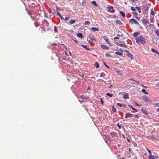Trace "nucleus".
Masks as SVG:
<instances>
[{
  "instance_id": "obj_34",
  "label": "nucleus",
  "mask_w": 159,
  "mask_h": 159,
  "mask_svg": "<svg viewBox=\"0 0 159 159\" xmlns=\"http://www.w3.org/2000/svg\"><path fill=\"white\" fill-rule=\"evenodd\" d=\"M90 22L89 21H86L84 23L85 25H89L90 24Z\"/></svg>"
},
{
  "instance_id": "obj_17",
  "label": "nucleus",
  "mask_w": 159,
  "mask_h": 159,
  "mask_svg": "<svg viewBox=\"0 0 159 159\" xmlns=\"http://www.w3.org/2000/svg\"><path fill=\"white\" fill-rule=\"evenodd\" d=\"M115 53L116 54H117L120 56H122L123 55V54L122 53L119 52H115Z\"/></svg>"
},
{
  "instance_id": "obj_19",
  "label": "nucleus",
  "mask_w": 159,
  "mask_h": 159,
  "mask_svg": "<svg viewBox=\"0 0 159 159\" xmlns=\"http://www.w3.org/2000/svg\"><path fill=\"white\" fill-rule=\"evenodd\" d=\"M128 106L129 107H131L132 110H134V112H137L138 111V110L136 109L135 108H134L131 106H130V105H128Z\"/></svg>"
},
{
  "instance_id": "obj_42",
  "label": "nucleus",
  "mask_w": 159,
  "mask_h": 159,
  "mask_svg": "<svg viewBox=\"0 0 159 159\" xmlns=\"http://www.w3.org/2000/svg\"><path fill=\"white\" fill-rule=\"evenodd\" d=\"M89 38L90 39H93V36L92 35H90L89 36Z\"/></svg>"
},
{
  "instance_id": "obj_31",
  "label": "nucleus",
  "mask_w": 159,
  "mask_h": 159,
  "mask_svg": "<svg viewBox=\"0 0 159 159\" xmlns=\"http://www.w3.org/2000/svg\"><path fill=\"white\" fill-rule=\"evenodd\" d=\"M92 3L95 6H98L96 2L95 1H93L92 2Z\"/></svg>"
},
{
  "instance_id": "obj_39",
  "label": "nucleus",
  "mask_w": 159,
  "mask_h": 159,
  "mask_svg": "<svg viewBox=\"0 0 159 159\" xmlns=\"http://www.w3.org/2000/svg\"><path fill=\"white\" fill-rule=\"evenodd\" d=\"M54 31L55 33H57L58 32L57 29L56 28V26H55L54 27Z\"/></svg>"
},
{
  "instance_id": "obj_37",
  "label": "nucleus",
  "mask_w": 159,
  "mask_h": 159,
  "mask_svg": "<svg viewBox=\"0 0 159 159\" xmlns=\"http://www.w3.org/2000/svg\"><path fill=\"white\" fill-rule=\"evenodd\" d=\"M107 95L110 97H111L113 96V94H111V93H107Z\"/></svg>"
},
{
  "instance_id": "obj_24",
  "label": "nucleus",
  "mask_w": 159,
  "mask_h": 159,
  "mask_svg": "<svg viewBox=\"0 0 159 159\" xmlns=\"http://www.w3.org/2000/svg\"><path fill=\"white\" fill-rule=\"evenodd\" d=\"M139 33H138V32H135L134 33V34H133V36L134 37H137L139 34Z\"/></svg>"
},
{
  "instance_id": "obj_64",
  "label": "nucleus",
  "mask_w": 159,
  "mask_h": 159,
  "mask_svg": "<svg viewBox=\"0 0 159 159\" xmlns=\"http://www.w3.org/2000/svg\"><path fill=\"white\" fill-rule=\"evenodd\" d=\"M127 141H128V142H130V141L129 140V139H127Z\"/></svg>"
},
{
  "instance_id": "obj_32",
  "label": "nucleus",
  "mask_w": 159,
  "mask_h": 159,
  "mask_svg": "<svg viewBox=\"0 0 159 159\" xmlns=\"http://www.w3.org/2000/svg\"><path fill=\"white\" fill-rule=\"evenodd\" d=\"M146 149L148 150V152L149 153V156H150L151 155H152L151 151L149 150V149H148L147 148H146Z\"/></svg>"
},
{
  "instance_id": "obj_15",
  "label": "nucleus",
  "mask_w": 159,
  "mask_h": 159,
  "mask_svg": "<svg viewBox=\"0 0 159 159\" xmlns=\"http://www.w3.org/2000/svg\"><path fill=\"white\" fill-rule=\"evenodd\" d=\"M154 32L159 37V30L158 29H156L154 30Z\"/></svg>"
},
{
  "instance_id": "obj_44",
  "label": "nucleus",
  "mask_w": 159,
  "mask_h": 159,
  "mask_svg": "<svg viewBox=\"0 0 159 159\" xmlns=\"http://www.w3.org/2000/svg\"><path fill=\"white\" fill-rule=\"evenodd\" d=\"M138 0H132V1L133 3H136L138 2Z\"/></svg>"
},
{
  "instance_id": "obj_4",
  "label": "nucleus",
  "mask_w": 159,
  "mask_h": 159,
  "mask_svg": "<svg viewBox=\"0 0 159 159\" xmlns=\"http://www.w3.org/2000/svg\"><path fill=\"white\" fill-rule=\"evenodd\" d=\"M80 98L81 99V100H79L80 101L84 102L88 98L84 96H80Z\"/></svg>"
},
{
  "instance_id": "obj_18",
  "label": "nucleus",
  "mask_w": 159,
  "mask_h": 159,
  "mask_svg": "<svg viewBox=\"0 0 159 159\" xmlns=\"http://www.w3.org/2000/svg\"><path fill=\"white\" fill-rule=\"evenodd\" d=\"M143 22L146 25H148L149 24V21L148 20L146 19H144L143 20Z\"/></svg>"
},
{
  "instance_id": "obj_27",
  "label": "nucleus",
  "mask_w": 159,
  "mask_h": 159,
  "mask_svg": "<svg viewBox=\"0 0 159 159\" xmlns=\"http://www.w3.org/2000/svg\"><path fill=\"white\" fill-rule=\"evenodd\" d=\"M120 13L121 14V15L124 17H125V14L124 12H123L122 11H120Z\"/></svg>"
},
{
  "instance_id": "obj_59",
  "label": "nucleus",
  "mask_w": 159,
  "mask_h": 159,
  "mask_svg": "<svg viewBox=\"0 0 159 159\" xmlns=\"http://www.w3.org/2000/svg\"><path fill=\"white\" fill-rule=\"evenodd\" d=\"M135 104L137 105V106H140V105L139 104H138V103H136Z\"/></svg>"
},
{
  "instance_id": "obj_38",
  "label": "nucleus",
  "mask_w": 159,
  "mask_h": 159,
  "mask_svg": "<svg viewBox=\"0 0 159 159\" xmlns=\"http://www.w3.org/2000/svg\"><path fill=\"white\" fill-rule=\"evenodd\" d=\"M28 14L30 15V16H31L32 15V12L30 10H28V12H27Z\"/></svg>"
},
{
  "instance_id": "obj_14",
  "label": "nucleus",
  "mask_w": 159,
  "mask_h": 159,
  "mask_svg": "<svg viewBox=\"0 0 159 159\" xmlns=\"http://www.w3.org/2000/svg\"><path fill=\"white\" fill-rule=\"evenodd\" d=\"M91 30L93 31H98L99 29L96 27H92L91 28Z\"/></svg>"
},
{
  "instance_id": "obj_22",
  "label": "nucleus",
  "mask_w": 159,
  "mask_h": 159,
  "mask_svg": "<svg viewBox=\"0 0 159 159\" xmlns=\"http://www.w3.org/2000/svg\"><path fill=\"white\" fill-rule=\"evenodd\" d=\"M141 91L142 92L146 94H148V93L146 92V90L144 89H142Z\"/></svg>"
},
{
  "instance_id": "obj_58",
  "label": "nucleus",
  "mask_w": 159,
  "mask_h": 159,
  "mask_svg": "<svg viewBox=\"0 0 159 159\" xmlns=\"http://www.w3.org/2000/svg\"><path fill=\"white\" fill-rule=\"evenodd\" d=\"M156 111H157L159 112V108L157 109H156Z\"/></svg>"
},
{
  "instance_id": "obj_11",
  "label": "nucleus",
  "mask_w": 159,
  "mask_h": 159,
  "mask_svg": "<svg viewBox=\"0 0 159 159\" xmlns=\"http://www.w3.org/2000/svg\"><path fill=\"white\" fill-rule=\"evenodd\" d=\"M101 47L103 49H106V50H108L109 48V47H108L106 45H101Z\"/></svg>"
},
{
  "instance_id": "obj_12",
  "label": "nucleus",
  "mask_w": 159,
  "mask_h": 159,
  "mask_svg": "<svg viewBox=\"0 0 159 159\" xmlns=\"http://www.w3.org/2000/svg\"><path fill=\"white\" fill-rule=\"evenodd\" d=\"M135 8L138 10V12L140 13L141 12V8L140 7H136Z\"/></svg>"
},
{
  "instance_id": "obj_54",
  "label": "nucleus",
  "mask_w": 159,
  "mask_h": 159,
  "mask_svg": "<svg viewBox=\"0 0 159 159\" xmlns=\"http://www.w3.org/2000/svg\"><path fill=\"white\" fill-rule=\"evenodd\" d=\"M133 14H134L135 15H136V16H137L138 15V14L136 12H134L133 13Z\"/></svg>"
},
{
  "instance_id": "obj_16",
  "label": "nucleus",
  "mask_w": 159,
  "mask_h": 159,
  "mask_svg": "<svg viewBox=\"0 0 159 159\" xmlns=\"http://www.w3.org/2000/svg\"><path fill=\"white\" fill-rule=\"evenodd\" d=\"M151 51L153 52L156 53L157 54L159 55V52L156 51L154 48H152L151 49Z\"/></svg>"
},
{
  "instance_id": "obj_29",
  "label": "nucleus",
  "mask_w": 159,
  "mask_h": 159,
  "mask_svg": "<svg viewBox=\"0 0 159 159\" xmlns=\"http://www.w3.org/2000/svg\"><path fill=\"white\" fill-rule=\"evenodd\" d=\"M105 76V73L104 72H102L101 73L100 76L101 77H104Z\"/></svg>"
},
{
  "instance_id": "obj_57",
  "label": "nucleus",
  "mask_w": 159,
  "mask_h": 159,
  "mask_svg": "<svg viewBox=\"0 0 159 159\" xmlns=\"http://www.w3.org/2000/svg\"><path fill=\"white\" fill-rule=\"evenodd\" d=\"M60 16V18L61 20H62V19H64V18L61 16Z\"/></svg>"
},
{
  "instance_id": "obj_40",
  "label": "nucleus",
  "mask_w": 159,
  "mask_h": 159,
  "mask_svg": "<svg viewBox=\"0 0 159 159\" xmlns=\"http://www.w3.org/2000/svg\"><path fill=\"white\" fill-rule=\"evenodd\" d=\"M122 104H121V103H118L117 104V105H118V106H119L120 107H122Z\"/></svg>"
},
{
  "instance_id": "obj_43",
  "label": "nucleus",
  "mask_w": 159,
  "mask_h": 159,
  "mask_svg": "<svg viewBox=\"0 0 159 159\" xmlns=\"http://www.w3.org/2000/svg\"><path fill=\"white\" fill-rule=\"evenodd\" d=\"M104 65L106 66L107 67V68H109V67L107 65L106 63V62H104Z\"/></svg>"
},
{
  "instance_id": "obj_2",
  "label": "nucleus",
  "mask_w": 159,
  "mask_h": 159,
  "mask_svg": "<svg viewBox=\"0 0 159 159\" xmlns=\"http://www.w3.org/2000/svg\"><path fill=\"white\" fill-rule=\"evenodd\" d=\"M129 22L131 25H138L139 24L138 22L134 19H130L129 20Z\"/></svg>"
},
{
  "instance_id": "obj_49",
  "label": "nucleus",
  "mask_w": 159,
  "mask_h": 159,
  "mask_svg": "<svg viewBox=\"0 0 159 159\" xmlns=\"http://www.w3.org/2000/svg\"><path fill=\"white\" fill-rule=\"evenodd\" d=\"M155 86L156 87H159V83H157V84H155Z\"/></svg>"
},
{
  "instance_id": "obj_46",
  "label": "nucleus",
  "mask_w": 159,
  "mask_h": 159,
  "mask_svg": "<svg viewBox=\"0 0 159 159\" xmlns=\"http://www.w3.org/2000/svg\"><path fill=\"white\" fill-rule=\"evenodd\" d=\"M70 19L69 17H66L65 18V20L66 21Z\"/></svg>"
},
{
  "instance_id": "obj_35",
  "label": "nucleus",
  "mask_w": 159,
  "mask_h": 159,
  "mask_svg": "<svg viewBox=\"0 0 159 159\" xmlns=\"http://www.w3.org/2000/svg\"><path fill=\"white\" fill-rule=\"evenodd\" d=\"M121 21L120 20H117L116 21V23L119 24H121Z\"/></svg>"
},
{
  "instance_id": "obj_26",
  "label": "nucleus",
  "mask_w": 159,
  "mask_h": 159,
  "mask_svg": "<svg viewBox=\"0 0 159 159\" xmlns=\"http://www.w3.org/2000/svg\"><path fill=\"white\" fill-rule=\"evenodd\" d=\"M112 110L113 113L116 112V108L115 107H114V106H112Z\"/></svg>"
},
{
  "instance_id": "obj_3",
  "label": "nucleus",
  "mask_w": 159,
  "mask_h": 159,
  "mask_svg": "<svg viewBox=\"0 0 159 159\" xmlns=\"http://www.w3.org/2000/svg\"><path fill=\"white\" fill-rule=\"evenodd\" d=\"M128 80L131 81H129V82L130 83L132 84H134L135 82H136L137 84H139V81H136V80H134L133 79H129Z\"/></svg>"
},
{
  "instance_id": "obj_47",
  "label": "nucleus",
  "mask_w": 159,
  "mask_h": 159,
  "mask_svg": "<svg viewBox=\"0 0 159 159\" xmlns=\"http://www.w3.org/2000/svg\"><path fill=\"white\" fill-rule=\"evenodd\" d=\"M106 56L107 57H111V56H110L109 54V53H106Z\"/></svg>"
},
{
  "instance_id": "obj_8",
  "label": "nucleus",
  "mask_w": 159,
  "mask_h": 159,
  "mask_svg": "<svg viewBox=\"0 0 159 159\" xmlns=\"http://www.w3.org/2000/svg\"><path fill=\"white\" fill-rule=\"evenodd\" d=\"M133 115L132 114L129 112H128L125 114V117L126 118L128 117H133Z\"/></svg>"
},
{
  "instance_id": "obj_10",
  "label": "nucleus",
  "mask_w": 159,
  "mask_h": 159,
  "mask_svg": "<svg viewBox=\"0 0 159 159\" xmlns=\"http://www.w3.org/2000/svg\"><path fill=\"white\" fill-rule=\"evenodd\" d=\"M103 39L105 40V41L109 44H110V42L109 39L107 38V37L106 36H104L103 37Z\"/></svg>"
},
{
  "instance_id": "obj_56",
  "label": "nucleus",
  "mask_w": 159,
  "mask_h": 159,
  "mask_svg": "<svg viewBox=\"0 0 159 159\" xmlns=\"http://www.w3.org/2000/svg\"><path fill=\"white\" fill-rule=\"evenodd\" d=\"M119 51L123 52V51L122 50V49L121 48H120L119 50Z\"/></svg>"
},
{
  "instance_id": "obj_53",
  "label": "nucleus",
  "mask_w": 159,
  "mask_h": 159,
  "mask_svg": "<svg viewBox=\"0 0 159 159\" xmlns=\"http://www.w3.org/2000/svg\"><path fill=\"white\" fill-rule=\"evenodd\" d=\"M155 104L157 106L159 107V103H157L156 104Z\"/></svg>"
},
{
  "instance_id": "obj_36",
  "label": "nucleus",
  "mask_w": 159,
  "mask_h": 159,
  "mask_svg": "<svg viewBox=\"0 0 159 159\" xmlns=\"http://www.w3.org/2000/svg\"><path fill=\"white\" fill-rule=\"evenodd\" d=\"M151 14L152 15H153L155 14V12L153 11L152 9L151 10Z\"/></svg>"
},
{
  "instance_id": "obj_51",
  "label": "nucleus",
  "mask_w": 159,
  "mask_h": 159,
  "mask_svg": "<svg viewBox=\"0 0 159 159\" xmlns=\"http://www.w3.org/2000/svg\"><path fill=\"white\" fill-rule=\"evenodd\" d=\"M142 86L143 88H147L148 87L147 86H145L143 85V84H142Z\"/></svg>"
},
{
  "instance_id": "obj_1",
  "label": "nucleus",
  "mask_w": 159,
  "mask_h": 159,
  "mask_svg": "<svg viewBox=\"0 0 159 159\" xmlns=\"http://www.w3.org/2000/svg\"><path fill=\"white\" fill-rule=\"evenodd\" d=\"M136 42L138 44L140 43L144 45L146 43V40L142 36H139L136 38Z\"/></svg>"
},
{
  "instance_id": "obj_60",
  "label": "nucleus",
  "mask_w": 159,
  "mask_h": 159,
  "mask_svg": "<svg viewBox=\"0 0 159 159\" xmlns=\"http://www.w3.org/2000/svg\"><path fill=\"white\" fill-rule=\"evenodd\" d=\"M118 127H119V129H120L121 127H120V126L119 125H118Z\"/></svg>"
},
{
  "instance_id": "obj_30",
  "label": "nucleus",
  "mask_w": 159,
  "mask_h": 159,
  "mask_svg": "<svg viewBox=\"0 0 159 159\" xmlns=\"http://www.w3.org/2000/svg\"><path fill=\"white\" fill-rule=\"evenodd\" d=\"M128 56L129 57L131 58L133 56V55L129 52H128Z\"/></svg>"
},
{
  "instance_id": "obj_6",
  "label": "nucleus",
  "mask_w": 159,
  "mask_h": 159,
  "mask_svg": "<svg viewBox=\"0 0 159 159\" xmlns=\"http://www.w3.org/2000/svg\"><path fill=\"white\" fill-rule=\"evenodd\" d=\"M116 44L120 47H125V48H127V46L125 45V43H124L123 44L122 43H116Z\"/></svg>"
},
{
  "instance_id": "obj_50",
  "label": "nucleus",
  "mask_w": 159,
  "mask_h": 159,
  "mask_svg": "<svg viewBox=\"0 0 159 159\" xmlns=\"http://www.w3.org/2000/svg\"><path fill=\"white\" fill-rule=\"evenodd\" d=\"M126 107V106L125 104H122V107L125 108Z\"/></svg>"
},
{
  "instance_id": "obj_61",
  "label": "nucleus",
  "mask_w": 159,
  "mask_h": 159,
  "mask_svg": "<svg viewBox=\"0 0 159 159\" xmlns=\"http://www.w3.org/2000/svg\"><path fill=\"white\" fill-rule=\"evenodd\" d=\"M74 40L76 43H77L78 42V41L77 40Z\"/></svg>"
},
{
  "instance_id": "obj_21",
  "label": "nucleus",
  "mask_w": 159,
  "mask_h": 159,
  "mask_svg": "<svg viewBox=\"0 0 159 159\" xmlns=\"http://www.w3.org/2000/svg\"><path fill=\"white\" fill-rule=\"evenodd\" d=\"M142 111H143V113L145 114H146L147 115H148V112L147 111L145 110H144L143 109H141Z\"/></svg>"
},
{
  "instance_id": "obj_7",
  "label": "nucleus",
  "mask_w": 159,
  "mask_h": 159,
  "mask_svg": "<svg viewBox=\"0 0 159 159\" xmlns=\"http://www.w3.org/2000/svg\"><path fill=\"white\" fill-rule=\"evenodd\" d=\"M158 157L157 156L151 155L149 156L148 159H157Z\"/></svg>"
},
{
  "instance_id": "obj_55",
  "label": "nucleus",
  "mask_w": 159,
  "mask_h": 159,
  "mask_svg": "<svg viewBox=\"0 0 159 159\" xmlns=\"http://www.w3.org/2000/svg\"><path fill=\"white\" fill-rule=\"evenodd\" d=\"M157 25L158 26V27L159 28V22H157Z\"/></svg>"
},
{
  "instance_id": "obj_25",
  "label": "nucleus",
  "mask_w": 159,
  "mask_h": 159,
  "mask_svg": "<svg viewBox=\"0 0 159 159\" xmlns=\"http://www.w3.org/2000/svg\"><path fill=\"white\" fill-rule=\"evenodd\" d=\"M94 66L96 67L97 68L99 67V65L97 62H96L94 64Z\"/></svg>"
},
{
  "instance_id": "obj_9",
  "label": "nucleus",
  "mask_w": 159,
  "mask_h": 159,
  "mask_svg": "<svg viewBox=\"0 0 159 159\" xmlns=\"http://www.w3.org/2000/svg\"><path fill=\"white\" fill-rule=\"evenodd\" d=\"M108 11H110L112 13H113L115 12V10L113 9V7L112 6H110L108 8Z\"/></svg>"
},
{
  "instance_id": "obj_52",
  "label": "nucleus",
  "mask_w": 159,
  "mask_h": 159,
  "mask_svg": "<svg viewBox=\"0 0 159 159\" xmlns=\"http://www.w3.org/2000/svg\"><path fill=\"white\" fill-rule=\"evenodd\" d=\"M118 39H119V38L117 37H115L114 38V40Z\"/></svg>"
},
{
  "instance_id": "obj_13",
  "label": "nucleus",
  "mask_w": 159,
  "mask_h": 159,
  "mask_svg": "<svg viewBox=\"0 0 159 159\" xmlns=\"http://www.w3.org/2000/svg\"><path fill=\"white\" fill-rule=\"evenodd\" d=\"M123 98L124 99H128L129 98L128 94L127 93H126V94L123 96Z\"/></svg>"
},
{
  "instance_id": "obj_41",
  "label": "nucleus",
  "mask_w": 159,
  "mask_h": 159,
  "mask_svg": "<svg viewBox=\"0 0 159 159\" xmlns=\"http://www.w3.org/2000/svg\"><path fill=\"white\" fill-rule=\"evenodd\" d=\"M117 73L118 74L120 75H122L123 74L122 71H120V70H118L117 71Z\"/></svg>"
},
{
  "instance_id": "obj_48",
  "label": "nucleus",
  "mask_w": 159,
  "mask_h": 159,
  "mask_svg": "<svg viewBox=\"0 0 159 159\" xmlns=\"http://www.w3.org/2000/svg\"><path fill=\"white\" fill-rule=\"evenodd\" d=\"M134 117L135 118H139V116L137 114H136V115H134Z\"/></svg>"
},
{
  "instance_id": "obj_63",
  "label": "nucleus",
  "mask_w": 159,
  "mask_h": 159,
  "mask_svg": "<svg viewBox=\"0 0 159 159\" xmlns=\"http://www.w3.org/2000/svg\"><path fill=\"white\" fill-rule=\"evenodd\" d=\"M57 14L59 16H61L60 14L58 13V12H57Z\"/></svg>"
},
{
  "instance_id": "obj_23",
  "label": "nucleus",
  "mask_w": 159,
  "mask_h": 159,
  "mask_svg": "<svg viewBox=\"0 0 159 159\" xmlns=\"http://www.w3.org/2000/svg\"><path fill=\"white\" fill-rule=\"evenodd\" d=\"M82 46L83 47H84V48H85L86 49H87L88 50H89L90 49V48H88V46L86 45H82Z\"/></svg>"
},
{
  "instance_id": "obj_28",
  "label": "nucleus",
  "mask_w": 159,
  "mask_h": 159,
  "mask_svg": "<svg viewBox=\"0 0 159 159\" xmlns=\"http://www.w3.org/2000/svg\"><path fill=\"white\" fill-rule=\"evenodd\" d=\"M69 22L70 24H72L74 23L75 22V20L73 19V20H71V21H70Z\"/></svg>"
},
{
  "instance_id": "obj_20",
  "label": "nucleus",
  "mask_w": 159,
  "mask_h": 159,
  "mask_svg": "<svg viewBox=\"0 0 159 159\" xmlns=\"http://www.w3.org/2000/svg\"><path fill=\"white\" fill-rule=\"evenodd\" d=\"M77 36L78 37L80 38H83V35L82 34L80 33H78L77 34Z\"/></svg>"
},
{
  "instance_id": "obj_5",
  "label": "nucleus",
  "mask_w": 159,
  "mask_h": 159,
  "mask_svg": "<svg viewBox=\"0 0 159 159\" xmlns=\"http://www.w3.org/2000/svg\"><path fill=\"white\" fill-rule=\"evenodd\" d=\"M143 99L144 101L146 102H150V100L148 98V97L146 96H144L143 97Z\"/></svg>"
},
{
  "instance_id": "obj_45",
  "label": "nucleus",
  "mask_w": 159,
  "mask_h": 159,
  "mask_svg": "<svg viewBox=\"0 0 159 159\" xmlns=\"http://www.w3.org/2000/svg\"><path fill=\"white\" fill-rule=\"evenodd\" d=\"M100 101H101V103L102 104H103L104 103V102H103V99H102V98H101Z\"/></svg>"
},
{
  "instance_id": "obj_62",
  "label": "nucleus",
  "mask_w": 159,
  "mask_h": 159,
  "mask_svg": "<svg viewBox=\"0 0 159 159\" xmlns=\"http://www.w3.org/2000/svg\"><path fill=\"white\" fill-rule=\"evenodd\" d=\"M113 86L112 85H111L110 86V87H109V88H111V87H112Z\"/></svg>"
},
{
  "instance_id": "obj_33",
  "label": "nucleus",
  "mask_w": 159,
  "mask_h": 159,
  "mask_svg": "<svg viewBox=\"0 0 159 159\" xmlns=\"http://www.w3.org/2000/svg\"><path fill=\"white\" fill-rule=\"evenodd\" d=\"M135 9H136L135 7H131V10L133 11H134L136 10Z\"/></svg>"
}]
</instances>
